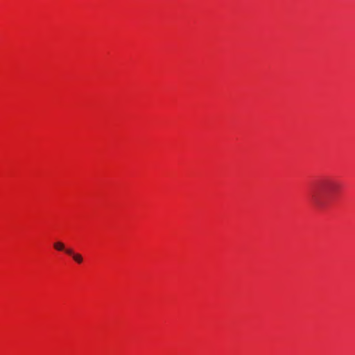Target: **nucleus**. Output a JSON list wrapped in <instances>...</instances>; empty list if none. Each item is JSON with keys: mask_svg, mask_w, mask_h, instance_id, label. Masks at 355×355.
I'll list each match as a JSON object with an SVG mask.
<instances>
[{"mask_svg": "<svg viewBox=\"0 0 355 355\" xmlns=\"http://www.w3.org/2000/svg\"><path fill=\"white\" fill-rule=\"evenodd\" d=\"M339 184L332 180L318 182L310 192V202L317 209L326 208L339 189Z\"/></svg>", "mask_w": 355, "mask_h": 355, "instance_id": "obj_1", "label": "nucleus"}, {"mask_svg": "<svg viewBox=\"0 0 355 355\" xmlns=\"http://www.w3.org/2000/svg\"><path fill=\"white\" fill-rule=\"evenodd\" d=\"M65 253L72 257L73 259L78 263H81L83 261V258L81 254L74 253L73 250L71 248L67 249Z\"/></svg>", "mask_w": 355, "mask_h": 355, "instance_id": "obj_2", "label": "nucleus"}, {"mask_svg": "<svg viewBox=\"0 0 355 355\" xmlns=\"http://www.w3.org/2000/svg\"><path fill=\"white\" fill-rule=\"evenodd\" d=\"M53 248L55 250L58 251H64L67 250V248H65L64 244L61 241H56L53 243Z\"/></svg>", "mask_w": 355, "mask_h": 355, "instance_id": "obj_3", "label": "nucleus"}]
</instances>
